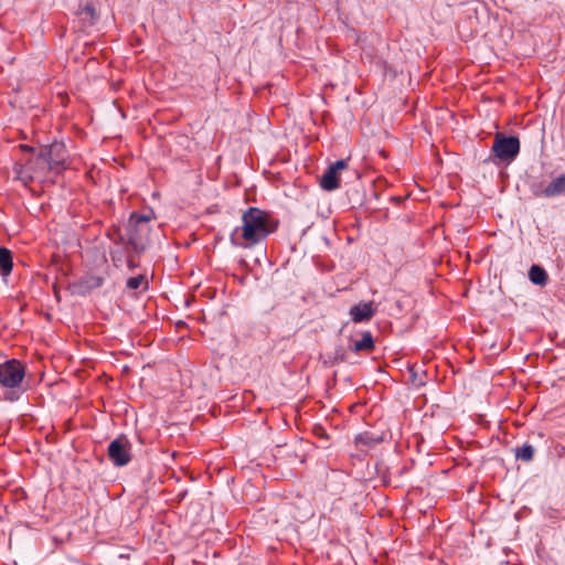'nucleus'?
I'll use <instances>...</instances> for the list:
<instances>
[{"label": "nucleus", "mask_w": 565, "mask_h": 565, "mask_svg": "<svg viewBox=\"0 0 565 565\" xmlns=\"http://www.w3.org/2000/svg\"><path fill=\"white\" fill-rule=\"evenodd\" d=\"M529 279L532 284L537 286H545L547 284V273L540 265H532L529 270Z\"/></svg>", "instance_id": "f8f14e48"}, {"label": "nucleus", "mask_w": 565, "mask_h": 565, "mask_svg": "<svg viewBox=\"0 0 565 565\" xmlns=\"http://www.w3.org/2000/svg\"><path fill=\"white\" fill-rule=\"evenodd\" d=\"M13 172L15 173V179L20 180L24 185L35 180V174H33L32 171L29 170L26 163H15L13 167Z\"/></svg>", "instance_id": "ddd939ff"}, {"label": "nucleus", "mask_w": 565, "mask_h": 565, "mask_svg": "<svg viewBox=\"0 0 565 565\" xmlns=\"http://www.w3.org/2000/svg\"><path fill=\"white\" fill-rule=\"evenodd\" d=\"M103 282H104V279L98 276H93L88 280V285L90 288H98L103 285Z\"/></svg>", "instance_id": "aec40b11"}, {"label": "nucleus", "mask_w": 565, "mask_h": 565, "mask_svg": "<svg viewBox=\"0 0 565 565\" xmlns=\"http://www.w3.org/2000/svg\"><path fill=\"white\" fill-rule=\"evenodd\" d=\"M145 276L138 275L127 279L126 286L128 289L136 290L145 282Z\"/></svg>", "instance_id": "a211bd4d"}, {"label": "nucleus", "mask_w": 565, "mask_h": 565, "mask_svg": "<svg viewBox=\"0 0 565 565\" xmlns=\"http://www.w3.org/2000/svg\"><path fill=\"white\" fill-rule=\"evenodd\" d=\"M242 221L243 225L234 230L231 241L244 248L252 247L265 239L278 226L277 221L258 207H248L243 213Z\"/></svg>", "instance_id": "f257e3e1"}, {"label": "nucleus", "mask_w": 565, "mask_h": 565, "mask_svg": "<svg viewBox=\"0 0 565 565\" xmlns=\"http://www.w3.org/2000/svg\"><path fill=\"white\" fill-rule=\"evenodd\" d=\"M347 358L345 350L342 345H337L334 351L329 355L331 364H338L344 362Z\"/></svg>", "instance_id": "f3484780"}, {"label": "nucleus", "mask_w": 565, "mask_h": 565, "mask_svg": "<svg viewBox=\"0 0 565 565\" xmlns=\"http://www.w3.org/2000/svg\"><path fill=\"white\" fill-rule=\"evenodd\" d=\"M0 399H3V395L2 396L0 395Z\"/></svg>", "instance_id": "5701e85b"}, {"label": "nucleus", "mask_w": 565, "mask_h": 565, "mask_svg": "<svg viewBox=\"0 0 565 565\" xmlns=\"http://www.w3.org/2000/svg\"><path fill=\"white\" fill-rule=\"evenodd\" d=\"M376 310L374 301H361L351 307L349 315L355 323L367 322L375 316Z\"/></svg>", "instance_id": "0eeeda50"}, {"label": "nucleus", "mask_w": 565, "mask_h": 565, "mask_svg": "<svg viewBox=\"0 0 565 565\" xmlns=\"http://www.w3.org/2000/svg\"><path fill=\"white\" fill-rule=\"evenodd\" d=\"M78 15L82 17L84 21H87L89 25H94L98 19L96 10L94 6L86 4L85 7L78 10Z\"/></svg>", "instance_id": "dca6fc26"}, {"label": "nucleus", "mask_w": 565, "mask_h": 565, "mask_svg": "<svg viewBox=\"0 0 565 565\" xmlns=\"http://www.w3.org/2000/svg\"><path fill=\"white\" fill-rule=\"evenodd\" d=\"M128 267H129V269H134L136 267V264L134 263V260L131 258L128 259Z\"/></svg>", "instance_id": "412c9836"}, {"label": "nucleus", "mask_w": 565, "mask_h": 565, "mask_svg": "<svg viewBox=\"0 0 565 565\" xmlns=\"http://www.w3.org/2000/svg\"><path fill=\"white\" fill-rule=\"evenodd\" d=\"M337 173L348 168V160L341 159L330 166Z\"/></svg>", "instance_id": "6ab92c4d"}, {"label": "nucleus", "mask_w": 565, "mask_h": 565, "mask_svg": "<svg viewBox=\"0 0 565 565\" xmlns=\"http://www.w3.org/2000/svg\"><path fill=\"white\" fill-rule=\"evenodd\" d=\"M40 152L54 171L60 172L64 168L67 159V150L63 142L54 141L50 145L42 146Z\"/></svg>", "instance_id": "423d86ee"}, {"label": "nucleus", "mask_w": 565, "mask_h": 565, "mask_svg": "<svg viewBox=\"0 0 565 565\" xmlns=\"http://www.w3.org/2000/svg\"><path fill=\"white\" fill-rule=\"evenodd\" d=\"M534 447L530 444H523L521 447L514 448V456L518 460L529 462L534 457Z\"/></svg>", "instance_id": "2eb2a0df"}, {"label": "nucleus", "mask_w": 565, "mask_h": 565, "mask_svg": "<svg viewBox=\"0 0 565 565\" xmlns=\"http://www.w3.org/2000/svg\"><path fill=\"white\" fill-rule=\"evenodd\" d=\"M25 377V366L15 359L0 363V385L6 388L3 401L17 402L25 392L23 380Z\"/></svg>", "instance_id": "f03ea898"}, {"label": "nucleus", "mask_w": 565, "mask_h": 565, "mask_svg": "<svg viewBox=\"0 0 565 565\" xmlns=\"http://www.w3.org/2000/svg\"><path fill=\"white\" fill-rule=\"evenodd\" d=\"M320 186L326 191H333L339 188L338 173L330 166L320 178Z\"/></svg>", "instance_id": "9b49d317"}, {"label": "nucleus", "mask_w": 565, "mask_h": 565, "mask_svg": "<svg viewBox=\"0 0 565 565\" xmlns=\"http://www.w3.org/2000/svg\"><path fill=\"white\" fill-rule=\"evenodd\" d=\"M565 194V173L555 178L542 191L545 198H555Z\"/></svg>", "instance_id": "9d476101"}, {"label": "nucleus", "mask_w": 565, "mask_h": 565, "mask_svg": "<svg viewBox=\"0 0 565 565\" xmlns=\"http://www.w3.org/2000/svg\"><path fill=\"white\" fill-rule=\"evenodd\" d=\"M24 151H33V148L26 145L21 146Z\"/></svg>", "instance_id": "4be33fe9"}, {"label": "nucleus", "mask_w": 565, "mask_h": 565, "mask_svg": "<svg viewBox=\"0 0 565 565\" xmlns=\"http://www.w3.org/2000/svg\"><path fill=\"white\" fill-rule=\"evenodd\" d=\"M132 445L126 435H119L117 438L110 441L107 449V455L110 462L115 467H125L131 459Z\"/></svg>", "instance_id": "20e7f679"}, {"label": "nucleus", "mask_w": 565, "mask_h": 565, "mask_svg": "<svg viewBox=\"0 0 565 565\" xmlns=\"http://www.w3.org/2000/svg\"><path fill=\"white\" fill-rule=\"evenodd\" d=\"M375 348L373 335L370 331H362L360 340L350 339L349 349L354 352H371Z\"/></svg>", "instance_id": "1a4fd4ad"}, {"label": "nucleus", "mask_w": 565, "mask_h": 565, "mask_svg": "<svg viewBox=\"0 0 565 565\" xmlns=\"http://www.w3.org/2000/svg\"><path fill=\"white\" fill-rule=\"evenodd\" d=\"M29 170L35 174V179L44 178L50 171H54L44 156L39 151L35 157H32L26 162Z\"/></svg>", "instance_id": "6e6552de"}, {"label": "nucleus", "mask_w": 565, "mask_h": 565, "mask_svg": "<svg viewBox=\"0 0 565 565\" xmlns=\"http://www.w3.org/2000/svg\"><path fill=\"white\" fill-rule=\"evenodd\" d=\"M12 255L6 247H0V275L8 276L12 271Z\"/></svg>", "instance_id": "4468645a"}, {"label": "nucleus", "mask_w": 565, "mask_h": 565, "mask_svg": "<svg viewBox=\"0 0 565 565\" xmlns=\"http://www.w3.org/2000/svg\"><path fill=\"white\" fill-rule=\"evenodd\" d=\"M152 218V212L149 214L131 213L128 222V243L137 254H141L148 246L150 234L149 222Z\"/></svg>", "instance_id": "7ed1b4c3"}, {"label": "nucleus", "mask_w": 565, "mask_h": 565, "mask_svg": "<svg viewBox=\"0 0 565 565\" xmlns=\"http://www.w3.org/2000/svg\"><path fill=\"white\" fill-rule=\"evenodd\" d=\"M492 151L498 159L511 162L520 152V140L514 136L507 137L503 134H497Z\"/></svg>", "instance_id": "39448f33"}]
</instances>
